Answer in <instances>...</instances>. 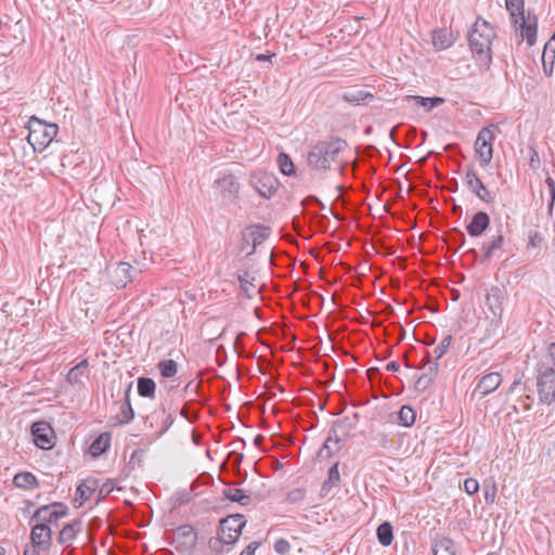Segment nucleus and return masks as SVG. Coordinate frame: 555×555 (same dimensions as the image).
I'll return each mask as SVG.
<instances>
[{
    "mask_svg": "<svg viewBox=\"0 0 555 555\" xmlns=\"http://www.w3.org/2000/svg\"><path fill=\"white\" fill-rule=\"evenodd\" d=\"M98 489H99L98 500H101V499L107 496L114 490V485L112 481H106V482L102 483L101 486H99Z\"/></svg>",
    "mask_w": 555,
    "mask_h": 555,
    "instance_id": "nucleus-45",
    "label": "nucleus"
},
{
    "mask_svg": "<svg viewBox=\"0 0 555 555\" xmlns=\"http://www.w3.org/2000/svg\"><path fill=\"white\" fill-rule=\"evenodd\" d=\"M214 188L218 190L223 196L235 197L240 192V183L231 173H224L215 181Z\"/></svg>",
    "mask_w": 555,
    "mask_h": 555,
    "instance_id": "nucleus-19",
    "label": "nucleus"
},
{
    "mask_svg": "<svg viewBox=\"0 0 555 555\" xmlns=\"http://www.w3.org/2000/svg\"><path fill=\"white\" fill-rule=\"evenodd\" d=\"M240 282L241 292L247 298H253L259 294L260 287L255 284V276L250 272H243L237 275Z\"/></svg>",
    "mask_w": 555,
    "mask_h": 555,
    "instance_id": "nucleus-23",
    "label": "nucleus"
},
{
    "mask_svg": "<svg viewBox=\"0 0 555 555\" xmlns=\"http://www.w3.org/2000/svg\"><path fill=\"white\" fill-rule=\"evenodd\" d=\"M503 378L502 375L498 372H491L489 374L483 375L478 384L476 385L474 392L479 393L480 397H485L494 390H496L502 384Z\"/></svg>",
    "mask_w": 555,
    "mask_h": 555,
    "instance_id": "nucleus-17",
    "label": "nucleus"
},
{
    "mask_svg": "<svg viewBox=\"0 0 555 555\" xmlns=\"http://www.w3.org/2000/svg\"><path fill=\"white\" fill-rule=\"evenodd\" d=\"M67 513V507L61 503H53L51 505H44L38 508L31 516V521H38L39 524H52L56 522L60 518L64 517Z\"/></svg>",
    "mask_w": 555,
    "mask_h": 555,
    "instance_id": "nucleus-13",
    "label": "nucleus"
},
{
    "mask_svg": "<svg viewBox=\"0 0 555 555\" xmlns=\"http://www.w3.org/2000/svg\"><path fill=\"white\" fill-rule=\"evenodd\" d=\"M434 555H455V546L451 539L437 535L433 541Z\"/></svg>",
    "mask_w": 555,
    "mask_h": 555,
    "instance_id": "nucleus-24",
    "label": "nucleus"
},
{
    "mask_svg": "<svg viewBox=\"0 0 555 555\" xmlns=\"http://www.w3.org/2000/svg\"><path fill=\"white\" fill-rule=\"evenodd\" d=\"M464 489L465 491L468 493V494H475L478 492L479 490V483L476 479L474 478H467L465 479L464 481Z\"/></svg>",
    "mask_w": 555,
    "mask_h": 555,
    "instance_id": "nucleus-44",
    "label": "nucleus"
},
{
    "mask_svg": "<svg viewBox=\"0 0 555 555\" xmlns=\"http://www.w3.org/2000/svg\"><path fill=\"white\" fill-rule=\"evenodd\" d=\"M99 482L95 479H87L80 483L77 488V495L79 496V504L81 506L83 502L89 500L91 495L98 490Z\"/></svg>",
    "mask_w": 555,
    "mask_h": 555,
    "instance_id": "nucleus-27",
    "label": "nucleus"
},
{
    "mask_svg": "<svg viewBox=\"0 0 555 555\" xmlns=\"http://www.w3.org/2000/svg\"><path fill=\"white\" fill-rule=\"evenodd\" d=\"M146 269L147 262L145 259L143 261L134 260V264L119 261L107 267V275L112 284L118 288H124Z\"/></svg>",
    "mask_w": 555,
    "mask_h": 555,
    "instance_id": "nucleus-5",
    "label": "nucleus"
},
{
    "mask_svg": "<svg viewBox=\"0 0 555 555\" xmlns=\"http://www.w3.org/2000/svg\"><path fill=\"white\" fill-rule=\"evenodd\" d=\"M258 546H259V542L254 541V542L249 543V544L245 547V550H243V551L241 552V554H240V555H254V554H255V552H256V550L258 548Z\"/></svg>",
    "mask_w": 555,
    "mask_h": 555,
    "instance_id": "nucleus-52",
    "label": "nucleus"
},
{
    "mask_svg": "<svg viewBox=\"0 0 555 555\" xmlns=\"http://www.w3.org/2000/svg\"><path fill=\"white\" fill-rule=\"evenodd\" d=\"M542 241H543V237L540 233H538V232L531 233L529 235L528 246L535 248L542 243Z\"/></svg>",
    "mask_w": 555,
    "mask_h": 555,
    "instance_id": "nucleus-49",
    "label": "nucleus"
},
{
    "mask_svg": "<svg viewBox=\"0 0 555 555\" xmlns=\"http://www.w3.org/2000/svg\"><path fill=\"white\" fill-rule=\"evenodd\" d=\"M157 366L162 376L165 378L173 377L178 372L177 362L173 360L160 361Z\"/></svg>",
    "mask_w": 555,
    "mask_h": 555,
    "instance_id": "nucleus-37",
    "label": "nucleus"
},
{
    "mask_svg": "<svg viewBox=\"0 0 555 555\" xmlns=\"http://www.w3.org/2000/svg\"><path fill=\"white\" fill-rule=\"evenodd\" d=\"M494 126L483 127L477 134L475 141V150L479 156V162L482 167L490 164L493 157V141H494Z\"/></svg>",
    "mask_w": 555,
    "mask_h": 555,
    "instance_id": "nucleus-9",
    "label": "nucleus"
},
{
    "mask_svg": "<svg viewBox=\"0 0 555 555\" xmlns=\"http://www.w3.org/2000/svg\"><path fill=\"white\" fill-rule=\"evenodd\" d=\"M400 369V365L396 361H391L387 364L386 370L389 372H397Z\"/></svg>",
    "mask_w": 555,
    "mask_h": 555,
    "instance_id": "nucleus-56",
    "label": "nucleus"
},
{
    "mask_svg": "<svg viewBox=\"0 0 555 555\" xmlns=\"http://www.w3.org/2000/svg\"><path fill=\"white\" fill-rule=\"evenodd\" d=\"M537 393L540 404L555 401V367L541 361L537 366Z\"/></svg>",
    "mask_w": 555,
    "mask_h": 555,
    "instance_id": "nucleus-6",
    "label": "nucleus"
},
{
    "mask_svg": "<svg viewBox=\"0 0 555 555\" xmlns=\"http://www.w3.org/2000/svg\"><path fill=\"white\" fill-rule=\"evenodd\" d=\"M134 416V412L128 399L120 406V424L129 423Z\"/></svg>",
    "mask_w": 555,
    "mask_h": 555,
    "instance_id": "nucleus-42",
    "label": "nucleus"
},
{
    "mask_svg": "<svg viewBox=\"0 0 555 555\" xmlns=\"http://www.w3.org/2000/svg\"><path fill=\"white\" fill-rule=\"evenodd\" d=\"M548 53H552V56L555 55V36H552V38L545 43L543 59Z\"/></svg>",
    "mask_w": 555,
    "mask_h": 555,
    "instance_id": "nucleus-50",
    "label": "nucleus"
},
{
    "mask_svg": "<svg viewBox=\"0 0 555 555\" xmlns=\"http://www.w3.org/2000/svg\"><path fill=\"white\" fill-rule=\"evenodd\" d=\"M369 98L372 99L373 95L371 93L362 91V90L350 91V92H346L344 94L345 101L350 102V103H357V104L364 102Z\"/></svg>",
    "mask_w": 555,
    "mask_h": 555,
    "instance_id": "nucleus-40",
    "label": "nucleus"
},
{
    "mask_svg": "<svg viewBox=\"0 0 555 555\" xmlns=\"http://www.w3.org/2000/svg\"><path fill=\"white\" fill-rule=\"evenodd\" d=\"M453 337L451 335H447L440 344L434 349L433 354L435 358L434 362H438L449 350L452 344Z\"/></svg>",
    "mask_w": 555,
    "mask_h": 555,
    "instance_id": "nucleus-39",
    "label": "nucleus"
},
{
    "mask_svg": "<svg viewBox=\"0 0 555 555\" xmlns=\"http://www.w3.org/2000/svg\"><path fill=\"white\" fill-rule=\"evenodd\" d=\"M465 180L469 190L474 192L480 201L487 204L493 202V196L491 195L490 191L485 186L482 181L473 169L467 170Z\"/></svg>",
    "mask_w": 555,
    "mask_h": 555,
    "instance_id": "nucleus-15",
    "label": "nucleus"
},
{
    "mask_svg": "<svg viewBox=\"0 0 555 555\" xmlns=\"http://www.w3.org/2000/svg\"><path fill=\"white\" fill-rule=\"evenodd\" d=\"M305 492L301 489H294L287 495V500L292 503L299 502L304 499Z\"/></svg>",
    "mask_w": 555,
    "mask_h": 555,
    "instance_id": "nucleus-47",
    "label": "nucleus"
},
{
    "mask_svg": "<svg viewBox=\"0 0 555 555\" xmlns=\"http://www.w3.org/2000/svg\"><path fill=\"white\" fill-rule=\"evenodd\" d=\"M198 387H199V383H195L194 380H191L190 383H188L185 390L196 391Z\"/></svg>",
    "mask_w": 555,
    "mask_h": 555,
    "instance_id": "nucleus-58",
    "label": "nucleus"
},
{
    "mask_svg": "<svg viewBox=\"0 0 555 555\" xmlns=\"http://www.w3.org/2000/svg\"><path fill=\"white\" fill-rule=\"evenodd\" d=\"M245 524L244 516L241 514L228 516L220 521V535L227 540L228 545H232L238 540Z\"/></svg>",
    "mask_w": 555,
    "mask_h": 555,
    "instance_id": "nucleus-10",
    "label": "nucleus"
},
{
    "mask_svg": "<svg viewBox=\"0 0 555 555\" xmlns=\"http://www.w3.org/2000/svg\"><path fill=\"white\" fill-rule=\"evenodd\" d=\"M506 300L505 292L498 287L493 286L486 294L485 298V314L486 319H488L494 328L499 327L502 322L503 314V305Z\"/></svg>",
    "mask_w": 555,
    "mask_h": 555,
    "instance_id": "nucleus-7",
    "label": "nucleus"
},
{
    "mask_svg": "<svg viewBox=\"0 0 555 555\" xmlns=\"http://www.w3.org/2000/svg\"><path fill=\"white\" fill-rule=\"evenodd\" d=\"M340 480L338 464H334L328 470V478L322 486V492L328 491L333 486H337Z\"/></svg>",
    "mask_w": 555,
    "mask_h": 555,
    "instance_id": "nucleus-38",
    "label": "nucleus"
},
{
    "mask_svg": "<svg viewBox=\"0 0 555 555\" xmlns=\"http://www.w3.org/2000/svg\"><path fill=\"white\" fill-rule=\"evenodd\" d=\"M261 440H262V437L261 436H257L255 438V443L258 444Z\"/></svg>",
    "mask_w": 555,
    "mask_h": 555,
    "instance_id": "nucleus-60",
    "label": "nucleus"
},
{
    "mask_svg": "<svg viewBox=\"0 0 555 555\" xmlns=\"http://www.w3.org/2000/svg\"><path fill=\"white\" fill-rule=\"evenodd\" d=\"M197 542V533L193 527L184 525L177 529L173 535V545L181 553H190Z\"/></svg>",
    "mask_w": 555,
    "mask_h": 555,
    "instance_id": "nucleus-12",
    "label": "nucleus"
},
{
    "mask_svg": "<svg viewBox=\"0 0 555 555\" xmlns=\"http://www.w3.org/2000/svg\"><path fill=\"white\" fill-rule=\"evenodd\" d=\"M529 154H530V167L532 169H538L540 167V157H539L538 152L535 151V149L530 147Z\"/></svg>",
    "mask_w": 555,
    "mask_h": 555,
    "instance_id": "nucleus-48",
    "label": "nucleus"
},
{
    "mask_svg": "<svg viewBox=\"0 0 555 555\" xmlns=\"http://www.w3.org/2000/svg\"><path fill=\"white\" fill-rule=\"evenodd\" d=\"M347 147L348 143L340 138L320 141L309 151L307 163L317 171L330 170L334 165L341 169L340 156Z\"/></svg>",
    "mask_w": 555,
    "mask_h": 555,
    "instance_id": "nucleus-1",
    "label": "nucleus"
},
{
    "mask_svg": "<svg viewBox=\"0 0 555 555\" xmlns=\"http://www.w3.org/2000/svg\"><path fill=\"white\" fill-rule=\"evenodd\" d=\"M156 384L152 378L139 377L138 378V392L145 398H153L155 395Z\"/></svg>",
    "mask_w": 555,
    "mask_h": 555,
    "instance_id": "nucleus-32",
    "label": "nucleus"
},
{
    "mask_svg": "<svg viewBox=\"0 0 555 555\" xmlns=\"http://www.w3.org/2000/svg\"><path fill=\"white\" fill-rule=\"evenodd\" d=\"M181 415L186 420L191 421L194 417V414L190 412L189 408L184 405L181 410Z\"/></svg>",
    "mask_w": 555,
    "mask_h": 555,
    "instance_id": "nucleus-57",
    "label": "nucleus"
},
{
    "mask_svg": "<svg viewBox=\"0 0 555 555\" xmlns=\"http://www.w3.org/2000/svg\"><path fill=\"white\" fill-rule=\"evenodd\" d=\"M426 365V372L415 382L414 387L417 391H425L431 385L433 380L438 374L439 363L431 362L429 352H427L425 362L418 369H424Z\"/></svg>",
    "mask_w": 555,
    "mask_h": 555,
    "instance_id": "nucleus-16",
    "label": "nucleus"
},
{
    "mask_svg": "<svg viewBox=\"0 0 555 555\" xmlns=\"http://www.w3.org/2000/svg\"><path fill=\"white\" fill-rule=\"evenodd\" d=\"M376 533H377V539L383 546H388L391 544L393 534H392V526L390 525V522L385 521V522L380 524L377 528Z\"/></svg>",
    "mask_w": 555,
    "mask_h": 555,
    "instance_id": "nucleus-33",
    "label": "nucleus"
},
{
    "mask_svg": "<svg viewBox=\"0 0 555 555\" xmlns=\"http://www.w3.org/2000/svg\"><path fill=\"white\" fill-rule=\"evenodd\" d=\"M39 547L35 545L26 546L24 550V555H39Z\"/></svg>",
    "mask_w": 555,
    "mask_h": 555,
    "instance_id": "nucleus-54",
    "label": "nucleus"
},
{
    "mask_svg": "<svg viewBox=\"0 0 555 555\" xmlns=\"http://www.w3.org/2000/svg\"><path fill=\"white\" fill-rule=\"evenodd\" d=\"M490 224V218L487 212L478 211L474 215L470 223L467 225V232L470 236L478 237L482 235Z\"/></svg>",
    "mask_w": 555,
    "mask_h": 555,
    "instance_id": "nucleus-22",
    "label": "nucleus"
},
{
    "mask_svg": "<svg viewBox=\"0 0 555 555\" xmlns=\"http://www.w3.org/2000/svg\"><path fill=\"white\" fill-rule=\"evenodd\" d=\"M495 37L493 27L487 22L478 20L468 34V42L473 53L482 62L491 61V43Z\"/></svg>",
    "mask_w": 555,
    "mask_h": 555,
    "instance_id": "nucleus-3",
    "label": "nucleus"
},
{
    "mask_svg": "<svg viewBox=\"0 0 555 555\" xmlns=\"http://www.w3.org/2000/svg\"><path fill=\"white\" fill-rule=\"evenodd\" d=\"M427 343H428V345H434L435 340L434 339H431V340L427 339Z\"/></svg>",
    "mask_w": 555,
    "mask_h": 555,
    "instance_id": "nucleus-63",
    "label": "nucleus"
},
{
    "mask_svg": "<svg viewBox=\"0 0 555 555\" xmlns=\"http://www.w3.org/2000/svg\"><path fill=\"white\" fill-rule=\"evenodd\" d=\"M415 418H416V413L409 405H403L398 413L399 424H401L404 427L412 426L415 422Z\"/></svg>",
    "mask_w": 555,
    "mask_h": 555,
    "instance_id": "nucleus-35",
    "label": "nucleus"
},
{
    "mask_svg": "<svg viewBox=\"0 0 555 555\" xmlns=\"http://www.w3.org/2000/svg\"><path fill=\"white\" fill-rule=\"evenodd\" d=\"M111 446V436L107 433L101 434L94 439L89 448L92 456L96 457L103 454Z\"/></svg>",
    "mask_w": 555,
    "mask_h": 555,
    "instance_id": "nucleus-29",
    "label": "nucleus"
},
{
    "mask_svg": "<svg viewBox=\"0 0 555 555\" xmlns=\"http://www.w3.org/2000/svg\"><path fill=\"white\" fill-rule=\"evenodd\" d=\"M5 553L7 552H5L4 547L0 546V555H5Z\"/></svg>",
    "mask_w": 555,
    "mask_h": 555,
    "instance_id": "nucleus-61",
    "label": "nucleus"
},
{
    "mask_svg": "<svg viewBox=\"0 0 555 555\" xmlns=\"http://www.w3.org/2000/svg\"><path fill=\"white\" fill-rule=\"evenodd\" d=\"M250 184L264 198H271L279 189V181L267 172H256L250 176Z\"/></svg>",
    "mask_w": 555,
    "mask_h": 555,
    "instance_id": "nucleus-11",
    "label": "nucleus"
},
{
    "mask_svg": "<svg viewBox=\"0 0 555 555\" xmlns=\"http://www.w3.org/2000/svg\"><path fill=\"white\" fill-rule=\"evenodd\" d=\"M28 143L35 151H43L56 137L59 127L55 124H48L35 116L28 121Z\"/></svg>",
    "mask_w": 555,
    "mask_h": 555,
    "instance_id": "nucleus-4",
    "label": "nucleus"
},
{
    "mask_svg": "<svg viewBox=\"0 0 555 555\" xmlns=\"http://www.w3.org/2000/svg\"><path fill=\"white\" fill-rule=\"evenodd\" d=\"M403 101L406 103L414 102L416 105L424 107L427 112L444 102L442 98H424L421 95H406Z\"/></svg>",
    "mask_w": 555,
    "mask_h": 555,
    "instance_id": "nucleus-28",
    "label": "nucleus"
},
{
    "mask_svg": "<svg viewBox=\"0 0 555 555\" xmlns=\"http://www.w3.org/2000/svg\"><path fill=\"white\" fill-rule=\"evenodd\" d=\"M483 491H485V500L488 504H492L494 503L495 501V495H496V487L494 483L492 485H486L483 487Z\"/></svg>",
    "mask_w": 555,
    "mask_h": 555,
    "instance_id": "nucleus-43",
    "label": "nucleus"
},
{
    "mask_svg": "<svg viewBox=\"0 0 555 555\" xmlns=\"http://www.w3.org/2000/svg\"><path fill=\"white\" fill-rule=\"evenodd\" d=\"M222 494L230 501L236 502L242 506H246L250 503V496L246 494L242 489L225 488Z\"/></svg>",
    "mask_w": 555,
    "mask_h": 555,
    "instance_id": "nucleus-30",
    "label": "nucleus"
},
{
    "mask_svg": "<svg viewBox=\"0 0 555 555\" xmlns=\"http://www.w3.org/2000/svg\"><path fill=\"white\" fill-rule=\"evenodd\" d=\"M289 543L284 539L278 540L274 544V550L279 554H285L289 551Z\"/></svg>",
    "mask_w": 555,
    "mask_h": 555,
    "instance_id": "nucleus-46",
    "label": "nucleus"
},
{
    "mask_svg": "<svg viewBox=\"0 0 555 555\" xmlns=\"http://www.w3.org/2000/svg\"><path fill=\"white\" fill-rule=\"evenodd\" d=\"M267 59H268V56L264 55V54L257 55V60L263 61V60H267Z\"/></svg>",
    "mask_w": 555,
    "mask_h": 555,
    "instance_id": "nucleus-59",
    "label": "nucleus"
},
{
    "mask_svg": "<svg viewBox=\"0 0 555 555\" xmlns=\"http://www.w3.org/2000/svg\"><path fill=\"white\" fill-rule=\"evenodd\" d=\"M80 528L81 522L78 520L64 526L60 532L59 542L61 544L69 543L76 538L77 533L80 531Z\"/></svg>",
    "mask_w": 555,
    "mask_h": 555,
    "instance_id": "nucleus-31",
    "label": "nucleus"
},
{
    "mask_svg": "<svg viewBox=\"0 0 555 555\" xmlns=\"http://www.w3.org/2000/svg\"><path fill=\"white\" fill-rule=\"evenodd\" d=\"M31 434L34 437V442L37 447L43 450H49L53 448V429L46 422H36L31 426Z\"/></svg>",
    "mask_w": 555,
    "mask_h": 555,
    "instance_id": "nucleus-14",
    "label": "nucleus"
},
{
    "mask_svg": "<svg viewBox=\"0 0 555 555\" xmlns=\"http://www.w3.org/2000/svg\"><path fill=\"white\" fill-rule=\"evenodd\" d=\"M270 235V229L268 227L263 225H255L250 227L245 233H244V241L246 243L251 242L253 248L250 251H248V255L254 253L256 247L260 244H262Z\"/></svg>",
    "mask_w": 555,
    "mask_h": 555,
    "instance_id": "nucleus-20",
    "label": "nucleus"
},
{
    "mask_svg": "<svg viewBox=\"0 0 555 555\" xmlns=\"http://www.w3.org/2000/svg\"><path fill=\"white\" fill-rule=\"evenodd\" d=\"M31 545H35L41 550H48L51 540H52V531L50 527L46 524L37 522L30 532Z\"/></svg>",
    "mask_w": 555,
    "mask_h": 555,
    "instance_id": "nucleus-18",
    "label": "nucleus"
},
{
    "mask_svg": "<svg viewBox=\"0 0 555 555\" xmlns=\"http://www.w3.org/2000/svg\"><path fill=\"white\" fill-rule=\"evenodd\" d=\"M427 343H428V345H434L435 340L434 339H431V340L427 339Z\"/></svg>",
    "mask_w": 555,
    "mask_h": 555,
    "instance_id": "nucleus-62",
    "label": "nucleus"
},
{
    "mask_svg": "<svg viewBox=\"0 0 555 555\" xmlns=\"http://www.w3.org/2000/svg\"><path fill=\"white\" fill-rule=\"evenodd\" d=\"M545 183L548 188V191H550V195H551V206L554 204L555 202V181L553 178L551 177H547L545 179Z\"/></svg>",
    "mask_w": 555,
    "mask_h": 555,
    "instance_id": "nucleus-51",
    "label": "nucleus"
},
{
    "mask_svg": "<svg viewBox=\"0 0 555 555\" xmlns=\"http://www.w3.org/2000/svg\"><path fill=\"white\" fill-rule=\"evenodd\" d=\"M87 369L88 361L82 360L77 365H75L67 374V380L73 386H81L83 384V378L87 377Z\"/></svg>",
    "mask_w": 555,
    "mask_h": 555,
    "instance_id": "nucleus-25",
    "label": "nucleus"
},
{
    "mask_svg": "<svg viewBox=\"0 0 555 555\" xmlns=\"http://www.w3.org/2000/svg\"><path fill=\"white\" fill-rule=\"evenodd\" d=\"M278 165L281 172L285 176H292L295 173V166L291 157L285 153H280L278 156Z\"/></svg>",
    "mask_w": 555,
    "mask_h": 555,
    "instance_id": "nucleus-36",
    "label": "nucleus"
},
{
    "mask_svg": "<svg viewBox=\"0 0 555 555\" xmlns=\"http://www.w3.org/2000/svg\"><path fill=\"white\" fill-rule=\"evenodd\" d=\"M505 5L513 18L516 30L520 34L521 40L526 39L528 46H533L537 41V16L530 13L525 14L524 0H505Z\"/></svg>",
    "mask_w": 555,
    "mask_h": 555,
    "instance_id": "nucleus-2",
    "label": "nucleus"
},
{
    "mask_svg": "<svg viewBox=\"0 0 555 555\" xmlns=\"http://www.w3.org/2000/svg\"><path fill=\"white\" fill-rule=\"evenodd\" d=\"M376 440L382 447H386L387 443L389 442L388 436L386 434H378L376 436Z\"/></svg>",
    "mask_w": 555,
    "mask_h": 555,
    "instance_id": "nucleus-55",
    "label": "nucleus"
},
{
    "mask_svg": "<svg viewBox=\"0 0 555 555\" xmlns=\"http://www.w3.org/2000/svg\"><path fill=\"white\" fill-rule=\"evenodd\" d=\"M350 424L347 418L335 422L332 426L328 436L318 452V457L321 460L331 457L334 453L340 450L339 434L347 435Z\"/></svg>",
    "mask_w": 555,
    "mask_h": 555,
    "instance_id": "nucleus-8",
    "label": "nucleus"
},
{
    "mask_svg": "<svg viewBox=\"0 0 555 555\" xmlns=\"http://www.w3.org/2000/svg\"><path fill=\"white\" fill-rule=\"evenodd\" d=\"M503 245L504 235L501 232L482 242L481 250L483 251V256L481 261L486 262L490 260L492 257L496 255V251L500 250L503 247Z\"/></svg>",
    "mask_w": 555,
    "mask_h": 555,
    "instance_id": "nucleus-21",
    "label": "nucleus"
},
{
    "mask_svg": "<svg viewBox=\"0 0 555 555\" xmlns=\"http://www.w3.org/2000/svg\"><path fill=\"white\" fill-rule=\"evenodd\" d=\"M13 482L17 488L29 489L37 483V479L31 473H20L14 476Z\"/></svg>",
    "mask_w": 555,
    "mask_h": 555,
    "instance_id": "nucleus-34",
    "label": "nucleus"
},
{
    "mask_svg": "<svg viewBox=\"0 0 555 555\" xmlns=\"http://www.w3.org/2000/svg\"><path fill=\"white\" fill-rule=\"evenodd\" d=\"M454 42L451 31L447 29H439L433 33V44L436 50H446Z\"/></svg>",
    "mask_w": 555,
    "mask_h": 555,
    "instance_id": "nucleus-26",
    "label": "nucleus"
},
{
    "mask_svg": "<svg viewBox=\"0 0 555 555\" xmlns=\"http://www.w3.org/2000/svg\"><path fill=\"white\" fill-rule=\"evenodd\" d=\"M548 357H550V359H547L546 361H543V362L548 363L555 367V362H554V360H555V344L554 343L548 346Z\"/></svg>",
    "mask_w": 555,
    "mask_h": 555,
    "instance_id": "nucleus-53",
    "label": "nucleus"
},
{
    "mask_svg": "<svg viewBox=\"0 0 555 555\" xmlns=\"http://www.w3.org/2000/svg\"><path fill=\"white\" fill-rule=\"evenodd\" d=\"M209 548L214 552H216V555H219V553L223 551H230L231 545H228L227 540L223 539V537L219 535L218 538H211L209 540Z\"/></svg>",
    "mask_w": 555,
    "mask_h": 555,
    "instance_id": "nucleus-41",
    "label": "nucleus"
}]
</instances>
